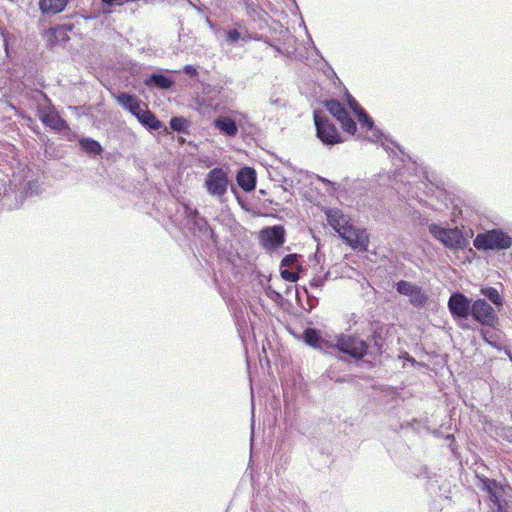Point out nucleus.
<instances>
[{
  "label": "nucleus",
  "mask_w": 512,
  "mask_h": 512,
  "mask_svg": "<svg viewBox=\"0 0 512 512\" xmlns=\"http://www.w3.org/2000/svg\"><path fill=\"white\" fill-rule=\"evenodd\" d=\"M346 97L350 109L357 115L362 110L361 106L348 92L346 93Z\"/></svg>",
  "instance_id": "31"
},
{
  "label": "nucleus",
  "mask_w": 512,
  "mask_h": 512,
  "mask_svg": "<svg viewBox=\"0 0 512 512\" xmlns=\"http://www.w3.org/2000/svg\"><path fill=\"white\" fill-rule=\"evenodd\" d=\"M173 80L163 74L153 73L145 80V85L156 86L157 88L166 90L170 89L173 85Z\"/></svg>",
  "instance_id": "21"
},
{
  "label": "nucleus",
  "mask_w": 512,
  "mask_h": 512,
  "mask_svg": "<svg viewBox=\"0 0 512 512\" xmlns=\"http://www.w3.org/2000/svg\"><path fill=\"white\" fill-rule=\"evenodd\" d=\"M479 487L488 495L489 512H501L510 509L512 489L495 479L477 475Z\"/></svg>",
  "instance_id": "2"
},
{
  "label": "nucleus",
  "mask_w": 512,
  "mask_h": 512,
  "mask_svg": "<svg viewBox=\"0 0 512 512\" xmlns=\"http://www.w3.org/2000/svg\"><path fill=\"white\" fill-rule=\"evenodd\" d=\"M207 23H208V25H210V26L212 25V23H211V21L209 20V18H207Z\"/></svg>",
  "instance_id": "40"
},
{
  "label": "nucleus",
  "mask_w": 512,
  "mask_h": 512,
  "mask_svg": "<svg viewBox=\"0 0 512 512\" xmlns=\"http://www.w3.org/2000/svg\"><path fill=\"white\" fill-rule=\"evenodd\" d=\"M473 245L478 250H506L512 245V238L501 229H492L479 233Z\"/></svg>",
  "instance_id": "4"
},
{
  "label": "nucleus",
  "mask_w": 512,
  "mask_h": 512,
  "mask_svg": "<svg viewBox=\"0 0 512 512\" xmlns=\"http://www.w3.org/2000/svg\"><path fill=\"white\" fill-rule=\"evenodd\" d=\"M240 39H243L244 41H247L248 38L242 37L241 33L236 29H231L227 32V41L230 44L237 43Z\"/></svg>",
  "instance_id": "30"
},
{
  "label": "nucleus",
  "mask_w": 512,
  "mask_h": 512,
  "mask_svg": "<svg viewBox=\"0 0 512 512\" xmlns=\"http://www.w3.org/2000/svg\"><path fill=\"white\" fill-rule=\"evenodd\" d=\"M471 316L483 326L496 327L499 322L494 308L484 299H477L472 303Z\"/></svg>",
  "instance_id": "7"
},
{
  "label": "nucleus",
  "mask_w": 512,
  "mask_h": 512,
  "mask_svg": "<svg viewBox=\"0 0 512 512\" xmlns=\"http://www.w3.org/2000/svg\"><path fill=\"white\" fill-rule=\"evenodd\" d=\"M260 239L267 249H275L285 242V229L281 225L266 227L260 232Z\"/></svg>",
  "instance_id": "11"
},
{
  "label": "nucleus",
  "mask_w": 512,
  "mask_h": 512,
  "mask_svg": "<svg viewBox=\"0 0 512 512\" xmlns=\"http://www.w3.org/2000/svg\"><path fill=\"white\" fill-rule=\"evenodd\" d=\"M80 146L87 152L91 154H100L102 151L101 145L94 139L91 138H82L79 141Z\"/></svg>",
  "instance_id": "23"
},
{
  "label": "nucleus",
  "mask_w": 512,
  "mask_h": 512,
  "mask_svg": "<svg viewBox=\"0 0 512 512\" xmlns=\"http://www.w3.org/2000/svg\"><path fill=\"white\" fill-rule=\"evenodd\" d=\"M428 229L431 235L448 249H462L467 245V239L458 228H447L432 223Z\"/></svg>",
  "instance_id": "5"
},
{
  "label": "nucleus",
  "mask_w": 512,
  "mask_h": 512,
  "mask_svg": "<svg viewBox=\"0 0 512 512\" xmlns=\"http://www.w3.org/2000/svg\"><path fill=\"white\" fill-rule=\"evenodd\" d=\"M472 303L464 294L456 292L448 300V309L454 319H466L471 314Z\"/></svg>",
  "instance_id": "10"
},
{
  "label": "nucleus",
  "mask_w": 512,
  "mask_h": 512,
  "mask_svg": "<svg viewBox=\"0 0 512 512\" xmlns=\"http://www.w3.org/2000/svg\"><path fill=\"white\" fill-rule=\"evenodd\" d=\"M480 334L485 342H487L492 347L500 349L502 346V341L500 337L499 331L495 329V327H488L480 329Z\"/></svg>",
  "instance_id": "22"
},
{
  "label": "nucleus",
  "mask_w": 512,
  "mask_h": 512,
  "mask_svg": "<svg viewBox=\"0 0 512 512\" xmlns=\"http://www.w3.org/2000/svg\"><path fill=\"white\" fill-rule=\"evenodd\" d=\"M205 187L207 192L215 197H222L228 188V177L226 172L221 168L210 170L205 179Z\"/></svg>",
  "instance_id": "8"
},
{
  "label": "nucleus",
  "mask_w": 512,
  "mask_h": 512,
  "mask_svg": "<svg viewBox=\"0 0 512 512\" xmlns=\"http://www.w3.org/2000/svg\"><path fill=\"white\" fill-rule=\"evenodd\" d=\"M237 183L246 192L255 189L256 186V172L250 167H244L237 173Z\"/></svg>",
  "instance_id": "16"
},
{
  "label": "nucleus",
  "mask_w": 512,
  "mask_h": 512,
  "mask_svg": "<svg viewBox=\"0 0 512 512\" xmlns=\"http://www.w3.org/2000/svg\"><path fill=\"white\" fill-rule=\"evenodd\" d=\"M396 290L399 294L409 297V302L414 307H422L428 301V295L418 285L401 280L396 284Z\"/></svg>",
  "instance_id": "9"
},
{
  "label": "nucleus",
  "mask_w": 512,
  "mask_h": 512,
  "mask_svg": "<svg viewBox=\"0 0 512 512\" xmlns=\"http://www.w3.org/2000/svg\"><path fill=\"white\" fill-rule=\"evenodd\" d=\"M304 340L305 342L318 350L324 351L325 353H332L330 348L332 347V338L329 336L328 338L322 337L320 333L316 329L308 328L304 331Z\"/></svg>",
  "instance_id": "13"
},
{
  "label": "nucleus",
  "mask_w": 512,
  "mask_h": 512,
  "mask_svg": "<svg viewBox=\"0 0 512 512\" xmlns=\"http://www.w3.org/2000/svg\"><path fill=\"white\" fill-rule=\"evenodd\" d=\"M332 350H338L355 360L362 359L368 350V344L354 335L341 334L332 338Z\"/></svg>",
  "instance_id": "3"
},
{
  "label": "nucleus",
  "mask_w": 512,
  "mask_h": 512,
  "mask_svg": "<svg viewBox=\"0 0 512 512\" xmlns=\"http://www.w3.org/2000/svg\"><path fill=\"white\" fill-rule=\"evenodd\" d=\"M326 108L337 120L347 113L341 103L333 99L326 102Z\"/></svg>",
  "instance_id": "25"
},
{
  "label": "nucleus",
  "mask_w": 512,
  "mask_h": 512,
  "mask_svg": "<svg viewBox=\"0 0 512 512\" xmlns=\"http://www.w3.org/2000/svg\"><path fill=\"white\" fill-rule=\"evenodd\" d=\"M266 294L267 296L274 300V301H278L280 300L282 297L280 295V293H278L277 291H275L274 289H272L271 287H269L267 290H266Z\"/></svg>",
  "instance_id": "33"
},
{
  "label": "nucleus",
  "mask_w": 512,
  "mask_h": 512,
  "mask_svg": "<svg viewBox=\"0 0 512 512\" xmlns=\"http://www.w3.org/2000/svg\"><path fill=\"white\" fill-rule=\"evenodd\" d=\"M170 127L176 132H185L188 127V121L183 117H173L170 120Z\"/></svg>",
  "instance_id": "27"
},
{
  "label": "nucleus",
  "mask_w": 512,
  "mask_h": 512,
  "mask_svg": "<svg viewBox=\"0 0 512 512\" xmlns=\"http://www.w3.org/2000/svg\"><path fill=\"white\" fill-rule=\"evenodd\" d=\"M338 121L341 123L342 128L349 134H354L356 132L357 126L354 120L346 113L342 116Z\"/></svg>",
  "instance_id": "26"
},
{
  "label": "nucleus",
  "mask_w": 512,
  "mask_h": 512,
  "mask_svg": "<svg viewBox=\"0 0 512 512\" xmlns=\"http://www.w3.org/2000/svg\"><path fill=\"white\" fill-rule=\"evenodd\" d=\"M183 71L190 77H196L198 75L197 69L192 65L184 66Z\"/></svg>",
  "instance_id": "34"
},
{
  "label": "nucleus",
  "mask_w": 512,
  "mask_h": 512,
  "mask_svg": "<svg viewBox=\"0 0 512 512\" xmlns=\"http://www.w3.org/2000/svg\"><path fill=\"white\" fill-rule=\"evenodd\" d=\"M67 0H40L39 6L45 14H57L64 10Z\"/></svg>",
  "instance_id": "19"
},
{
  "label": "nucleus",
  "mask_w": 512,
  "mask_h": 512,
  "mask_svg": "<svg viewBox=\"0 0 512 512\" xmlns=\"http://www.w3.org/2000/svg\"><path fill=\"white\" fill-rule=\"evenodd\" d=\"M481 294L487 297L495 306L501 307L503 305V299L500 296L498 290L494 287H486L481 289Z\"/></svg>",
  "instance_id": "24"
},
{
  "label": "nucleus",
  "mask_w": 512,
  "mask_h": 512,
  "mask_svg": "<svg viewBox=\"0 0 512 512\" xmlns=\"http://www.w3.org/2000/svg\"><path fill=\"white\" fill-rule=\"evenodd\" d=\"M117 102L129 112H131L135 117L142 110L141 101L134 95H130L127 93H121L117 96Z\"/></svg>",
  "instance_id": "17"
},
{
  "label": "nucleus",
  "mask_w": 512,
  "mask_h": 512,
  "mask_svg": "<svg viewBox=\"0 0 512 512\" xmlns=\"http://www.w3.org/2000/svg\"><path fill=\"white\" fill-rule=\"evenodd\" d=\"M118 0H102V2L108 6H111L113 5L115 2H117Z\"/></svg>",
  "instance_id": "36"
},
{
  "label": "nucleus",
  "mask_w": 512,
  "mask_h": 512,
  "mask_svg": "<svg viewBox=\"0 0 512 512\" xmlns=\"http://www.w3.org/2000/svg\"><path fill=\"white\" fill-rule=\"evenodd\" d=\"M326 281V276H315L310 280L311 288H321Z\"/></svg>",
  "instance_id": "32"
},
{
  "label": "nucleus",
  "mask_w": 512,
  "mask_h": 512,
  "mask_svg": "<svg viewBox=\"0 0 512 512\" xmlns=\"http://www.w3.org/2000/svg\"><path fill=\"white\" fill-rule=\"evenodd\" d=\"M213 125L221 134L227 137H235L238 134V125L230 116L220 115L214 119Z\"/></svg>",
  "instance_id": "15"
},
{
  "label": "nucleus",
  "mask_w": 512,
  "mask_h": 512,
  "mask_svg": "<svg viewBox=\"0 0 512 512\" xmlns=\"http://www.w3.org/2000/svg\"><path fill=\"white\" fill-rule=\"evenodd\" d=\"M356 116L362 127L372 131L373 141H379L383 137L382 132L374 127L372 118L363 109Z\"/></svg>",
  "instance_id": "20"
},
{
  "label": "nucleus",
  "mask_w": 512,
  "mask_h": 512,
  "mask_svg": "<svg viewBox=\"0 0 512 512\" xmlns=\"http://www.w3.org/2000/svg\"><path fill=\"white\" fill-rule=\"evenodd\" d=\"M248 12L254 10V2L252 0H242Z\"/></svg>",
  "instance_id": "35"
},
{
  "label": "nucleus",
  "mask_w": 512,
  "mask_h": 512,
  "mask_svg": "<svg viewBox=\"0 0 512 512\" xmlns=\"http://www.w3.org/2000/svg\"><path fill=\"white\" fill-rule=\"evenodd\" d=\"M337 382H344L345 379L344 378H339V379H336Z\"/></svg>",
  "instance_id": "38"
},
{
  "label": "nucleus",
  "mask_w": 512,
  "mask_h": 512,
  "mask_svg": "<svg viewBox=\"0 0 512 512\" xmlns=\"http://www.w3.org/2000/svg\"><path fill=\"white\" fill-rule=\"evenodd\" d=\"M183 209L191 229L200 233H206L209 230V225L206 219L200 215L197 209L192 208L187 204L183 205Z\"/></svg>",
  "instance_id": "14"
},
{
  "label": "nucleus",
  "mask_w": 512,
  "mask_h": 512,
  "mask_svg": "<svg viewBox=\"0 0 512 512\" xmlns=\"http://www.w3.org/2000/svg\"><path fill=\"white\" fill-rule=\"evenodd\" d=\"M386 151H388V147L382 144Z\"/></svg>",
  "instance_id": "41"
},
{
  "label": "nucleus",
  "mask_w": 512,
  "mask_h": 512,
  "mask_svg": "<svg viewBox=\"0 0 512 512\" xmlns=\"http://www.w3.org/2000/svg\"><path fill=\"white\" fill-rule=\"evenodd\" d=\"M298 265V257L296 254H288L281 261V267L293 269Z\"/></svg>",
  "instance_id": "28"
},
{
  "label": "nucleus",
  "mask_w": 512,
  "mask_h": 512,
  "mask_svg": "<svg viewBox=\"0 0 512 512\" xmlns=\"http://www.w3.org/2000/svg\"><path fill=\"white\" fill-rule=\"evenodd\" d=\"M328 224L353 249L366 250L369 243L368 234L364 229L354 227L348 217L339 209L326 212Z\"/></svg>",
  "instance_id": "1"
},
{
  "label": "nucleus",
  "mask_w": 512,
  "mask_h": 512,
  "mask_svg": "<svg viewBox=\"0 0 512 512\" xmlns=\"http://www.w3.org/2000/svg\"><path fill=\"white\" fill-rule=\"evenodd\" d=\"M321 180H322L323 182H325V183H328V184H331V185H332V183H331L329 180H327V179H324V178H323V179H321Z\"/></svg>",
  "instance_id": "37"
},
{
  "label": "nucleus",
  "mask_w": 512,
  "mask_h": 512,
  "mask_svg": "<svg viewBox=\"0 0 512 512\" xmlns=\"http://www.w3.org/2000/svg\"><path fill=\"white\" fill-rule=\"evenodd\" d=\"M281 276L283 279L290 282H295L299 279L298 271L290 268H281Z\"/></svg>",
  "instance_id": "29"
},
{
  "label": "nucleus",
  "mask_w": 512,
  "mask_h": 512,
  "mask_svg": "<svg viewBox=\"0 0 512 512\" xmlns=\"http://www.w3.org/2000/svg\"><path fill=\"white\" fill-rule=\"evenodd\" d=\"M39 119L44 125L54 131L71 133L68 123L54 109H40Z\"/></svg>",
  "instance_id": "12"
},
{
  "label": "nucleus",
  "mask_w": 512,
  "mask_h": 512,
  "mask_svg": "<svg viewBox=\"0 0 512 512\" xmlns=\"http://www.w3.org/2000/svg\"><path fill=\"white\" fill-rule=\"evenodd\" d=\"M136 118L142 125L148 127L151 130H159L162 128V122L159 121L156 116L147 109L145 105H143L142 110L136 116Z\"/></svg>",
  "instance_id": "18"
},
{
  "label": "nucleus",
  "mask_w": 512,
  "mask_h": 512,
  "mask_svg": "<svg viewBox=\"0 0 512 512\" xmlns=\"http://www.w3.org/2000/svg\"><path fill=\"white\" fill-rule=\"evenodd\" d=\"M314 122L317 131V137L327 145H333L341 142V136L335 125L330 122L327 115L322 111H314Z\"/></svg>",
  "instance_id": "6"
},
{
  "label": "nucleus",
  "mask_w": 512,
  "mask_h": 512,
  "mask_svg": "<svg viewBox=\"0 0 512 512\" xmlns=\"http://www.w3.org/2000/svg\"><path fill=\"white\" fill-rule=\"evenodd\" d=\"M189 4H190L192 7L196 8V6L193 4V2L189 1Z\"/></svg>",
  "instance_id": "39"
}]
</instances>
